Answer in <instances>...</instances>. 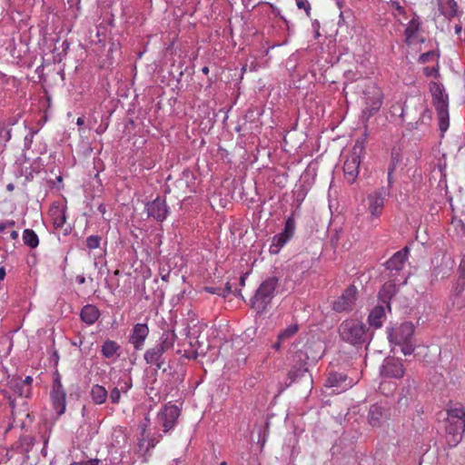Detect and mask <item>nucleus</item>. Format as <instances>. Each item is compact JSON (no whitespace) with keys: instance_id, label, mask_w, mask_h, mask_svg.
Returning <instances> with one entry per match:
<instances>
[{"instance_id":"nucleus-1","label":"nucleus","mask_w":465,"mask_h":465,"mask_svg":"<svg viewBox=\"0 0 465 465\" xmlns=\"http://www.w3.org/2000/svg\"><path fill=\"white\" fill-rule=\"evenodd\" d=\"M446 411V440L450 447H455L465 431V409L461 404L455 403L449 405Z\"/></svg>"},{"instance_id":"nucleus-2","label":"nucleus","mask_w":465,"mask_h":465,"mask_svg":"<svg viewBox=\"0 0 465 465\" xmlns=\"http://www.w3.org/2000/svg\"><path fill=\"white\" fill-rule=\"evenodd\" d=\"M341 339L353 346H362L372 339V331L362 322L350 319L343 321L339 326Z\"/></svg>"},{"instance_id":"nucleus-3","label":"nucleus","mask_w":465,"mask_h":465,"mask_svg":"<svg viewBox=\"0 0 465 465\" xmlns=\"http://www.w3.org/2000/svg\"><path fill=\"white\" fill-rule=\"evenodd\" d=\"M278 282L279 280L276 276L265 279L251 298V306L258 313L264 312L268 305L272 302L278 286Z\"/></svg>"},{"instance_id":"nucleus-4","label":"nucleus","mask_w":465,"mask_h":465,"mask_svg":"<svg viewBox=\"0 0 465 465\" xmlns=\"http://www.w3.org/2000/svg\"><path fill=\"white\" fill-rule=\"evenodd\" d=\"M430 92L437 111L440 130L444 133L449 128L448 95L444 93L443 85L437 82L430 83Z\"/></svg>"},{"instance_id":"nucleus-5","label":"nucleus","mask_w":465,"mask_h":465,"mask_svg":"<svg viewBox=\"0 0 465 465\" xmlns=\"http://www.w3.org/2000/svg\"><path fill=\"white\" fill-rule=\"evenodd\" d=\"M365 106L362 110L361 118L368 121L376 114L382 104V92L375 84H370L363 92Z\"/></svg>"},{"instance_id":"nucleus-6","label":"nucleus","mask_w":465,"mask_h":465,"mask_svg":"<svg viewBox=\"0 0 465 465\" xmlns=\"http://www.w3.org/2000/svg\"><path fill=\"white\" fill-rule=\"evenodd\" d=\"M364 152L362 142L357 141L351 154L347 157L343 164L344 177L348 183H353L359 174L361 157Z\"/></svg>"},{"instance_id":"nucleus-7","label":"nucleus","mask_w":465,"mask_h":465,"mask_svg":"<svg viewBox=\"0 0 465 465\" xmlns=\"http://www.w3.org/2000/svg\"><path fill=\"white\" fill-rule=\"evenodd\" d=\"M295 220L292 216H289L284 224L283 231L273 236L272 243L270 245V252L272 254H277L281 249L292 238L295 232Z\"/></svg>"},{"instance_id":"nucleus-8","label":"nucleus","mask_w":465,"mask_h":465,"mask_svg":"<svg viewBox=\"0 0 465 465\" xmlns=\"http://www.w3.org/2000/svg\"><path fill=\"white\" fill-rule=\"evenodd\" d=\"M50 398L56 414L58 416L64 414L66 409V392L62 385L61 377L58 373L54 378Z\"/></svg>"},{"instance_id":"nucleus-9","label":"nucleus","mask_w":465,"mask_h":465,"mask_svg":"<svg viewBox=\"0 0 465 465\" xmlns=\"http://www.w3.org/2000/svg\"><path fill=\"white\" fill-rule=\"evenodd\" d=\"M356 381L343 372L331 371L329 373L325 386L331 389L333 393H341L351 388Z\"/></svg>"},{"instance_id":"nucleus-10","label":"nucleus","mask_w":465,"mask_h":465,"mask_svg":"<svg viewBox=\"0 0 465 465\" xmlns=\"http://www.w3.org/2000/svg\"><path fill=\"white\" fill-rule=\"evenodd\" d=\"M179 415L180 410L175 405H165L158 412V421L162 424L164 433H167L175 426Z\"/></svg>"},{"instance_id":"nucleus-11","label":"nucleus","mask_w":465,"mask_h":465,"mask_svg":"<svg viewBox=\"0 0 465 465\" xmlns=\"http://www.w3.org/2000/svg\"><path fill=\"white\" fill-rule=\"evenodd\" d=\"M357 296V288L350 285L343 293L333 302L332 309L335 312H342L352 309Z\"/></svg>"},{"instance_id":"nucleus-12","label":"nucleus","mask_w":465,"mask_h":465,"mask_svg":"<svg viewBox=\"0 0 465 465\" xmlns=\"http://www.w3.org/2000/svg\"><path fill=\"white\" fill-rule=\"evenodd\" d=\"M414 333V325L411 322H405L399 327L391 329L389 332V340L391 343H402L412 341Z\"/></svg>"},{"instance_id":"nucleus-13","label":"nucleus","mask_w":465,"mask_h":465,"mask_svg":"<svg viewBox=\"0 0 465 465\" xmlns=\"http://www.w3.org/2000/svg\"><path fill=\"white\" fill-rule=\"evenodd\" d=\"M404 367L402 362L395 358H386L380 369V373L383 377L401 379L404 375Z\"/></svg>"},{"instance_id":"nucleus-14","label":"nucleus","mask_w":465,"mask_h":465,"mask_svg":"<svg viewBox=\"0 0 465 465\" xmlns=\"http://www.w3.org/2000/svg\"><path fill=\"white\" fill-rule=\"evenodd\" d=\"M385 193L375 191L366 197V207L371 218H378L384 208Z\"/></svg>"},{"instance_id":"nucleus-15","label":"nucleus","mask_w":465,"mask_h":465,"mask_svg":"<svg viewBox=\"0 0 465 465\" xmlns=\"http://www.w3.org/2000/svg\"><path fill=\"white\" fill-rule=\"evenodd\" d=\"M146 212L149 217H153L158 222H163L166 219L169 209L166 205L165 200L157 197L153 202L146 204Z\"/></svg>"},{"instance_id":"nucleus-16","label":"nucleus","mask_w":465,"mask_h":465,"mask_svg":"<svg viewBox=\"0 0 465 465\" xmlns=\"http://www.w3.org/2000/svg\"><path fill=\"white\" fill-rule=\"evenodd\" d=\"M149 335V328L146 323H136L132 330L129 342L133 344L135 351L143 348L144 341Z\"/></svg>"},{"instance_id":"nucleus-17","label":"nucleus","mask_w":465,"mask_h":465,"mask_svg":"<svg viewBox=\"0 0 465 465\" xmlns=\"http://www.w3.org/2000/svg\"><path fill=\"white\" fill-rule=\"evenodd\" d=\"M406 280L407 279L403 276L401 279L394 278L393 280L385 282L381 289L379 292V299L382 303L386 304L389 309L390 301L397 292V285L405 284Z\"/></svg>"},{"instance_id":"nucleus-18","label":"nucleus","mask_w":465,"mask_h":465,"mask_svg":"<svg viewBox=\"0 0 465 465\" xmlns=\"http://www.w3.org/2000/svg\"><path fill=\"white\" fill-rule=\"evenodd\" d=\"M164 352L165 351H163L162 348L154 345L153 347L146 350L143 358L147 364L154 365L157 369H161L165 363L163 358Z\"/></svg>"},{"instance_id":"nucleus-19","label":"nucleus","mask_w":465,"mask_h":465,"mask_svg":"<svg viewBox=\"0 0 465 465\" xmlns=\"http://www.w3.org/2000/svg\"><path fill=\"white\" fill-rule=\"evenodd\" d=\"M409 248L404 247L402 250L395 252L392 257L386 262L387 270L392 272L393 271L399 272L402 270L407 261Z\"/></svg>"},{"instance_id":"nucleus-20","label":"nucleus","mask_w":465,"mask_h":465,"mask_svg":"<svg viewBox=\"0 0 465 465\" xmlns=\"http://www.w3.org/2000/svg\"><path fill=\"white\" fill-rule=\"evenodd\" d=\"M386 418L385 409L379 404H373L370 407L368 414V421L372 427H378Z\"/></svg>"},{"instance_id":"nucleus-21","label":"nucleus","mask_w":465,"mask_h":465,"mask_svg":"<svg viewBox=\"0 0 465 465\" xmlns=\"http://www.w3.org/2000/svg\"><path fill=\"white\" fill-rule=\"evenodd\" d=\"M99 316V309L93 304L84 305L80 313L82 321L88 325L94 324L98 320Z\"/></svg>"},{"instance_id":"nucleus-22","label":"nucleus","mask_w":465,"mask_h":465,"mask_svg":"<svg viewBox=\"0 0 465 465\" xmlns=\"http://www.w3.org/2000/svg\"><path fill=\"white\" fill-rule=\"evenodd\" d=\"M385 318V307L383 305L375 306L369 314V324L374 328L381 327Z\"/></svg>"},{"instance_id":"nucleus-23","label":"nucleus","mask_w":465,"mask_h":465,"mask_svg":"<svg viewBox=\"0 0 465 465\" xmlns=\"http://www.w3.org/2000/svg\"><path fill=\"white\" fill-rule=\"evenodd\" d=\"M420 28V17L417 14L413 15L411 20L408 23L407 27L405 29V42L408 45H411L417 34V32Z\"/></svg>"},{"instance_id":"nucleus-24","label":"nucleus","mask_w":465,"mask_h":465,"mask_svg":"<svg viewBox=\"0 0 465 465\" xmlns=\"http://www.w3.org/2000/svg\"><path fill=\"white\" fill-rule=\"evenodd\" d=\"M440 11L448 19H451L457 15L458 5L455 0H440Z\"/></svg>"},{"instance_id":"nucleus-25","label":"nucleus","mask_w":465,"mask_h":465,"mask_svg":"<svg viewBox=\"0 0 465 465\" xmlns=\"http://www.w3.org/2000/svg\"><path fill=\"white\" fill-rule=\"evenodd\" d=\"M8 387L20 397L28 398L30 396L31 391L26 386H24L21 377L11 378L8 381Z\"/></svg>"},{"instance_id":"nucleus-26","label":"nucleus","mask_w":465,"mask_h":465,"mask_svg":"<svg viewBox=\"0 0 465 465\" xmlns=\"http://www.w3.org/2000/svg\"><path fill=\"white\" fill-rule=\"evenodd\" d=\"M90 396L95 404L101 405L106 401L108 398V391L104 386L94 384L92 386Z\"/></svg>"},{"instance_id":"nucleus-27","label":"nucleus","mask_w":465,"mask_h":465,"mask_svg":"<svg viewBox=\"0 0 465 465\" xmlns=\"http://www.w3.org/2000/svg\"><path fill=\"white\" fill-rule=\"evenodd\" d=\"M120 345L112 340H106L101 349L102 355L104 358L111 359L119 355Z\"/></svg>"},{"instance_id":"nucleus-28","label":"nucleus","mask_w":465,"mask_h":465,"mask_svg":"<svg viewBox=\"0 0 465 465\" xmlns=\"http://www.w3.org/2000/svg\"><path fill=\"white\" fill-rule=\"evenodd\" d=\"M160 438L161 435L155 437L154 435L146 433L144 436L139 439L138 446L140 450H144L145 452H148L151 449L156 446V444L159 442Z\"/></svg>"},{"instance_id":"nucleus-29","label":"nucleus","mask_w":465,"mask_h":465,"mask_svg":"<svg viewBox=\"0 0 465 465\" xmlns=\"http://www.w3.org/2000/svg\"><path fill=\"white\" fill-rule=\"evenodd\" d=\"M175 339L176 335L173 331H164L155 345L166 351L174 345Z\"/></svg>"},{"instance_id":"nucleus-30","label":"nucleus","mask_w":465,"mask_h":465,"mask_svg":"<svg viewBox=\"0 0 465 465\" xmlns=\"http://www.w3.org/2000/svg\"><path fill=\"white\" fill-rule=\"evenodd\" d=\"M23 240L25 245L34 249L38 246L39 239L37 234L31 229H25L23 232Z\"/></svg>"},{"instance_id":"nucleus-31","label":"nucleus","mask_w":465,"mask_h":465,"mask_svg":"<svg viewBox=\"0 0 465 465\" xmlns=\"http://www.w3.org/2000/svg\"><path fill=\"white\" fill-rule=\"evenodd\" d=\"M297 331H298V325L291 324L279 333L278 340H280V341H283L291 338L292 336H293Z\"/></svg>"},{"instance_id":"nucleus-32","label":"nucleus","mask_w":465,"mask_h":465,"mask_svg":"<svg viewBox=\"0 0 465 465\" xmlns=\"http://www.w3.org/2000/svg\"><path fill=\"white\" fill-rule=\"evenodd\" d=\"M102 237L100 235H90L86 238L85 244L89 250H94L100 247Z\"/></svg>"},{"instance_id":"nucleus-33","label":"nucleus","mask_w":465,"mask_h":465,"mask_svg":"<svg viewBox=\"0 0 465 465\" xmlns=\"http://www.w3.org/2000/svg\"><path fill=\"white\" fill-rule=\"evenodd\" d=\"M132 386V379L128 376L121 378L116 383V387L120 388L122 393H127Z\"/></svg>"},{"instance_id":"nucleus-34","label":"nucleus","mask_w":465,"mask_h":465,"mask_svg":"<svg viewBox=\"0 0 465 465\" xmlns=\"http://www.w3.org/2000/svg\"><path fill=\"white\" fill-rule=\"evenodd\" d=\"M402 3H404V0H393L391 4H389L396 11V13H393L394 16L405 15L406 11L402 5Z\"/></svg>"},{"instance_id":"nucleus-35","label":"nucleus","mask_w":465,"mask_h":465,"mask_svg":"<svg viewBox=\"0 0 465 465\" xmlns=\"http://www.w3.org/2000/svg\"><path fill=\"white\" fill-rule=\"evenodd\" d=\"M298 9L303 10L308 17L311 15V4L309 0H295Z\"/></svg>"},{"instance_id":"nucleus-36","label":"nucleus","mask_w":465,"mask_h":465,"mask_svg":"<svg viewBox=\"0 0 465 465\" xmlns=\"http://www.w3.org/2000/svg\"><path fill=\"white\" fill-rule=\"evenodd\" d=\"M394 344L401 346V350L404 355H411L414 351V344L412 341Z\"/></svg>"},{"instance_id":"nucleus-37","label":"nucleus","mask_w":465,"mask_h":465,"mask_svg":"<svg viewBox=\"0 0 465 465\" xmlns=\"http://www.w3.org/2000/svg\"><path fill=\"white\" fill-rule=\"evenodd\" d=\"M121 393L122 392L120 388H117L116 386L111 390L109 398L113 404H117L120 402Z\"/></svg>"},{"instance_id":"nucleus-38","label":"nucleus","mask_w":465,"mask_h":465,"mask_svg":"<svg viewBox=\"0 0 465 465\" xmlns=\"http://www.w3.org/2000/svg\"><path fill=\"white\" fill-rule=\"evenodd\" d=\"M150 425H151V420H150L149 415L146 414L143 420L138 426V430H140L141 437H143L146 434V430Z\"/></svg>"},{"instance_id":"nucleus-39","label":"nucleus","mask_w":465,"mask_h":465,"mask_svg":"<svg viewBox=\"0 0 465 465\" xmlns=\"http://www.w3.org/2000/svg\"><path fill=\"white\" fill-rule=\"evenodd\" d=\"M423 73L426 76L430 77H438L439 76V68L437 66H427L424 67Z\"/></svg>"},{"instance_id":"nucleus-40","label":"nucleus","mask_w":465,"mask_h":465,"mask_svg":"<svg viewBox=\"0 0 465 465\" xmlns=\"http://www.w3.org/2000/svg\"><path fill=\"white\" fill-rule=\"evenodd\" d=\"M37 132H38L37 130L31 129L29 131V134L25 135V147L26 149H29L31 147L34 136L37 134Z\"/></svg>"},{"instance_id":"nucleus-41","label":"nucleus","mask_w":465,"mask_h":465,"mask_svg":"<svg viewBox=\"0 0 465 465\" xmlns=\"http://www.w3.org/2000/svg\"><path fill=\"white\" fill-rule=\"evenodd\" d=\"M435 57V53L433 51H430L424 54H421L419 57V62L420 64H425Z\"/></svg>"},{"instance_id":"nucleus-42","label":"nucleus","mask_w":465,"mask_h":465,"mask_svg":"<svg viewBox=\"0 0 465 465\" xmlns=\"http://www.w3.org/2000/svg\"><path fill=\"white\" fill-rule=\"evenodd\" d=\"M11 129H0V138L3 139L5 142H8L11 139Z\"/></svg>"},{"instance_id":"nucleus-43","label":"nucleus","mask_w":465,"mask_h":465,"mask_svg":"<svg viewBox=\"0 0 465 465\" xmlns=\"http://www.w3.org/2000/svg\"><path fill=\"white\" fill-rule=\"evenodd\" d=\"M204 291L209 293L217 294L219 296L224 297V292H222V288L219 287H204Z\"/></svg>"},{"instance_id":"nucleus-44","label":"nucleus","mask_w":465,"mask_h":465,"mask_svg":"<svg viewBox=\"0 0 465 465\" xmlns=\"http://www.w3.org/2000/svg\"><path fill=\"white\" fill-rule=\"evenodd\" d=\"M457 289H459V292H461L465 289V273L459 278Z\"/></svg>"},{"instance_id":"nucleus-45","label":"nucleus","mask_w":465,"mask_h":465,"mask_svg":"<svg viewBox=\"0 0 465 465\" xmlns=\"http://www.w3.org/2000/svg\"><path fill=\"white\" fill-rule=\"evenodd\" d=\"M394 170H395V165H394V163H391L388 170V185L389 186H391V184H392V173H393Z\"/></svg>"},{"instance_id":"nucleus-46","label":"nucleus","mask_w":465,"mask_h":465,"mask_svg":"<svg viewBox=\"0 0 465 465\" xmlns=\"http://www.w3.org/2000/svg\"><path fill=\"white\" fill-rule=\"evenodd\" d=\"M65 223V217L64 215H60L58 216L57 218H55L54 220V225L56 227H62L64 225V223Z\"/></svg>"},{"instance_id":"nucleus-47","label":"nucleus","mask_w":465,"mask_h":465,"mask_svg":"<svg viewBox=\"0 0 465 465\" xmlns=\"http://www.w3.org/2000/svg\"><path fill=\"white\" fill-rule=\"evenodd\" d=\"M98 460H89L83 462H74L71 465H97Z\"/></svg>"},{"instance_id":"nucleus-48","label":"nucleus","mask_w":465,"mask_h":465,"mask_svg":"<svg viewBox=\"0 0 465 465\" xmlns=\"http://www.w3.org/2000/svg\"><path fill=\"white\" fill-rule=\"evenodd\" d=\"M33 381V379L31 376H26L25 379H22V382L24 386H26L31 391V383Z\"/></svg>"},{"instance_id":"nucleus-49","label":"nucleus","mask_w":465,"mask_h":465,"mask_svg":"<svg viewBox=\"0 0 465 465\" xmlns=\"http://www.w3.org/2000/svg\"><path fill=\"white\" fill-rule=\"evenodd\" d=\"M11 407H12V418H13V422H15V420L19 418L18 415H21L22 413L21 412H17L15 410V406L13 404V402L11 403Z\"/></svg>"},{"instance_id":"nucleus-50","label":"nucleus","mask_w":465,"mask_h":465,"mask_svg":"<svg viewBox=\"0 0 465 465\" xmlns=\"http://www.w3.org/2000/svg\"><path fill=\"white\" fill-rule=\"evenodd\" d=\"M232 292V287L230 285V283H226V286L225 288L222 289V292H224V297L227 296V294H229L230 292Z\"/></svg>"},{"instance_id":"nucleus-51","label":"nucleus","mask_w":465,"mask_h":465,"mask_svg":"<svg viewBox=\"0 0 465 465\" xmlns=\"http://www.w3.org/2000/svg\"><path fill=\"white\" fill-rule=\"evenodd\" d=\"M75 282L82 285L85 282V277L84 275H77L76 278H75Z\"/></svg>"},{"instance_id":"nucleus-52","label":"nucleus","mask_w":465,"mask_h":465,"mask_svg":"<svg viewBox=\"0 0 465 465\" xmlns=\"http://www.w3.org/2000/svg\"><path fill=\"white\" fill-rule=\"evenodd\" d=\"M97 210L102 214H104L106 213V207L104 203L99 204V206L97 207Z\"/></svg>"},{"instance_id":"nucleus-53","label":"nucleus","mask_w":465,"mask_h":465,"mask_svg":"<svg viewBox=\"0 0 465 465\" xmlns=\"http://www.w3.org/2000/svg\"><path fill=\"white\" fill-rule=\"evenodd\" d=\"M5 228H11V227H14L15 225V221H5Z\"/></svg>"},{"instance_id":"nucleus-54","label":"nucleus","mask_w":465,"mask_h":465,"mask_svg":"<svg viewBox=\"0 0 465 465\" xmlns=\"http://www.w3.org/2000/svg\"><path fill=\"white\" fill-rule=\"evenodd\" d=\"M312 26L314 27L315 29V36L318 37L320 35V33L318 31V27H319V23L317 21L313 22L312 23Z\"/></svg>"},{"instance_id":"nucleus-55","label":"nucleus","mask_w":465,"mask_h":465,"mask_svg":"<svg viewBox=\"0 0 465 465\" xmlns=\"http://www.w3.org/2000/svg\"><path fill=\"white\" fill-rule=\"evenodd\" d=\"M454 29H455V33H456L457 35H460V32H461V30H462L461 25H455V27H454Z\"/></svg>"},{"instance_id":"nucleus-56","label":"nucleus","mask_w":465,"mask_h":465,"mask_svg":"<svg viewBox=\"0 0 465 465\" xmlns=\"http://www.w3.org/2000/svg\"><path fill=\"white\" fill-rule=\"evenodd\" d=\"M76 124L77 125H83L84 124V116H80L77 118V121H76Z\"/></svg>"},{"instance_id":"nucleus-57","label":"nucleus","mask_w":465,"mask_h":465,"mask_svg":"<svg viewBox=\"0 0 465 465\" xmlns=\"http://www.w3.org/2000/svg\"><path fill=\"white\" fill-rule=\"evenodd\" d=\"M10 237L13 239V240H16L18 238V232L16 231H13L11 232L10 233Z\"/></svg>"},{"instance_id":"nucleus-58","label":"nucleus","mask_w":465,"mask_h":465,"mask_svg":"<svg viewBox=\"0 0 465 465\" xmlns=\"http://www.w3.org/2000/svg\"><path fill=\"white\" fill-rule=\"evenodd\" d=\"M281 342L280 340L278 341V342L274 343L273 344V348L276 349V350H279L280 349V346H281Z\"/></svg>"},{"instance_id":"nucleus-59","label":"nucleus","mask_w":465,"mask_h":465,"mask_svg":"<svg viewBox=\"0 0 465 465\" xmlns=\"http://www.w3.org/2000/svg\"><path fill=\"white\" fill-rule=\"evenodd\" d=\"M250 1H251V0H242V4H243V5H244L246 8H248V7H249Z\"/></svg>"},{"instance_id":"nucleus-60","label":"nucleus","mask_w":465,"mask_h":465,"mask_svg":"<svg viewBox=\"0 0 465 465\" xmlns=\"http://www.w3.org/2000/svg\"><path fill=\"white\" fill-rule=\"evenodd\" d=\"M5 228V222H0V232L4 231Z\"/></svg>"},{"instance_id":"nucleus-61","label":"nucleus","mask_w":465,"mask_h":465,"mask_svg":"<svg viewBox=\"0 0 465 465\" xmlns=\"http://www.w3.org/2000/svg\"><path fill=\"white\" fill-rule=\"evenodd\" d=\"M202 72H203L204 74H207L209 73V68H208L207 66H204V67H203Z\"/></svg>"},{"instance_id":"nucleus-62","label":"nucleus","mask_w":465,"mask_h":465,"mask_svg":"<svg viewBox=\"0 0 465 465\" xmlns=\"http://www.w3.org/2000/svg\"><path fill=\"white\" fill-rule=\"evenodd\" d=\"M168 277H169V273L163 274V275H162V280L164 281V282H167L168 281Z\"/></svg>"},{"instance_id":"nucleus-63","label":"nucleus","mask_w":465,"mask_h":465,"mask_svg":"<svg viewBox=\"0 0 465 465\" xmlns=\"http://www.w3.org/2000/svg\"><path fill=\"white\" fill-rule=\"evenodd\" d=\"M393 0H381V2L386 3L387 5L391 4Z\"/></svg>"},{"instance_id":"nucleus-64","label":"nucleus","mask_w":465,"mask_h":465,"mask_svg":"<svg viewBox=\"0 0 465 465\" xmlns=\"http://www.w3.org/2000/svg\"><path fill=\"white\" fill-rule=\"evenodd\" d=\"M13 188H14L13 184H8V185H7V189H8V190H13Z\"/></svg>"}]
</instances>
